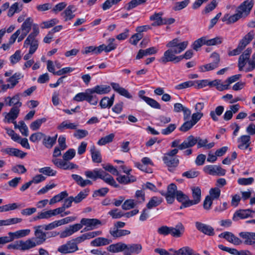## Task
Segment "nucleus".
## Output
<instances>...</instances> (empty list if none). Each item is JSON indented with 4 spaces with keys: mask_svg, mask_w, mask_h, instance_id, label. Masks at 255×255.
Listing matches in <instances>:
<instances>
[{
    "mask_svg": "<svg viewBox=\"0 0 255 255\" xmlns=\"http://www.w3.org/2000/svg\"><path fill=\"white\" fill-rule=\"evenodd\" d=\"M189 42L181 41L179 38H175L169 41L166 44L168 49L164 51L163 55L158 59V61L163 64L172 62L175 63L179 62V56L176 54L181 53L187 47Z\"/></svg>",
    "mask_w": 255,
    "mask_h": 255,
    "instance_id": "f257e3e1",
    "label": "nucleus"
},
{
    "mask_svg": "<svg viewBox=\"0 0 255 255\" xmlns=\"http://www.w3.org/2000/svg\"><path fill=\"white\" fill-rule=\"evenodd\" d=\"M34 235L37 241L35 239H29L26 241L18 240L8 245V249H13L20 251H26L30 250L36 247L37 245L41 244L45 241L46 235L42 232L41 226L35 227Z\"/></svg>",
    "mask_w": 255,
    "mask_h": 255,
    "instance_id": "f03ea898",
    "label": "nucleus"
},
{
    "mask_svg": "<svg viewBox=\"0 0 255 255\" xmlns=\"http://www.w3.org/2000/svg\"><path fill=\"white\" fill-rule=\"evenodd\" d=\"M32 22H33V20L31 17H27L21 24L20 28L18 29L10 36L8 42L1 44L0 47V49L3 51L8 50L17 39L18 42H21L31 29Z\"/></svg>",
    "mask_w": 255,
    "mask_h": 255,
    "instance_id": "7ed1b4c3",
    "label": "nucleus"
},
{
    "mask_svg": "<svg viewBox=\"0 0 255 255\" xmlns=\"http://www.w3.org/2000/svg\"><path fill=\"white\" fill-rule=\"evenodd\" d=\"M254 4L252 0H246L243 2L236 9L235 13L233 14L226 13L224 14L222 20L227 24L234 23L239 19L246 17L250 12Z\"/></svg>",
    "mask_w": 255,
    "mask_h": 255,
    "instance_id": "20e7f679",
    "label": "nucleus"
},
{
    "mask_svg": "<svg viewBox=\"0 0 255 255\" xmlns=\"http://www.w3.org/2000/svg\"><path fill=\"white\" fill-rule=\"evenodd\" d=\"M31 29L32 32L28 35L23 43L24 48H27L29 46L28 53L23 56V59L25 60H29L38 47V41L36 39V37L39 33L38 25L32 22Z\"/></svg>",
    "mask_w": 255,
    "mask_h": 255,
    "instance_id": "39448f33",
    "label": "nucleus"
},
{
    "mask_svg": "<svg viewBox=\"0 0 255 255\" xmlns=\"http://www.w3.org/2000/svg\"><path fill=\"white\" fill-rule=\"evenodd\" d=\"M85 175L87 178L94 180L98 178H100L106 183L114 187H118L119 186L111 175L101 169L95 168L93 170L86 171L85 172Z\"/></svg>",
    "mask_w": 255,
    "mask_h": 255,
    "instance_id": "423d86ee",
    "label": "nucleus"
},
{
    "mask_svg": "<svg viewBox=\"0 0 255 255\" xmlns=\"http://www.w3.org/2000/svg\"><path fill=\"white\" fill-rule=\"evenodd\" d=\"M252 52V48H248L239 57L238 60L239 71L248 72L255 69V59L252 57L251 60H249Z\"/></svg>",
    "mask_w": 255,
    "mask_h": 255,
    "instance_id": "0eeeda50",
    "label": "nucleus"
},
{
    "mask_svg": "<svg viewBox=\"0 0 255 255\" xmlns=\"http://www.w3.org/2000/svg\"><path fill=\"white\" fill-rule=\"evenodd\" d=\"M73 100L77 102L86 100L92 105H96L98 103V99L96 96L91 95L89 89H87L84 92L77 94Z\"/></svg>",
    "mask_w": 255,
    "mask_h": 255,
    "instance_id": "6e6552de",
    "label": "nucleus"
},
{
    "mask_svg": "<svg viewBox=\"0 0 255 255\" xmlns=\"http://www.w3.org/2000/svg\"><path fill=\"white\" fill-rule=\"evenodd\" d=\"M76 218L74 217H68L62 219L54 221L47 225H41L42 229L44 230H51L57 227L67 224L75 221Z\"/></svg>",
    "mask_w": 255,
    "mask_h": 255,
    "instance_id": "1a4fd4ad",
    "label": "nucleus"
},
{
    "mask_svg": "<svg viewBox=\"0 0 255 255\" xmlns=\"http://www.w3.org/2000/svg\"><path fill=\"white\" fill-rule=\"evenodd\" d=\"M83 226H85L84 231H88L97 228L98 226L102 225V222L97 219L83 218L81 220Z\"/></svg>",
    "mask_w": 255,
    "mask_h": 255,
    "instance_id": "9d476101",
    "label": "nucleus"
},
{
    "mask_svg": "<svg viewBox=\"0 0 255 255\" xmlns=\"http://www.w3.org/2000/svg\"><path fill=\"white\" fill-rule=\"evenodd\" d=\"M53 163L58 168L64 170H71L72 169L78 168V166L72 163L68 162L67 160L54 158L52 160Z\"/></svg>",
    "mask_w": 255,
    "mask_h": 255,
    "instance_id": "9b49d317",
    "label": "nucleus"
},
{
    "mask_svg": "<svg viewBox=\"0 0 255 255\" xmlns=\"http://www.w3.org/2000/svg\"><path fill=\"white\" fill-rule=\"evenodd\" d=\"M204 171L210 175L214 176H223L226 173V170L216 165H209L204 166Z\"/></svg>",
    "mask_w": 255,
    "mask_h": 255,
    "instance_id": "f8f14e48",
    "label": "nucleus"
},
{
    "mask_svg": "<svg viewBox=\"0 0 255 255\" xmlns=\"http://www.w3.org/2000/svg\"><path fill=\"white\" fill-rule=\"evenodd\" d=\"M191 189L193 199H189V200L188 201V202L185 204V206H191L197 204L201 201V191L200 188L198 187H192Z\"/></svg>",
    "mask_w": 255,
    "mask_h": 255,
    "instance_id": "ddd939ff",
    "label": "nucleus"
},
{
    "mask_svg": "<svg viewBox=\"0 0 255 255\" xmlns=\"http://www.w3.org/2000/svg\"><path fill=\"white\" fill-rule=\"evenodd\" d=\"M78 250L76 243L68 242L66 244L60 246L58 249V251L61 254H66L72 253Z\"/></svg>",
    "mask_w": 255,
    "mask_h": 255,
    "instance_id": "4468645a",
    "label": "nucleus"
},
{
    "mask_svg": "<svg viewBox=\"0 0 255 255\" xmlns=\"http://www.w3.org/2000/svg\"><path fill=\"white\" fill-rule=\"evenodd\" d=\"M83 227L82 223L79 224H75L70 226L69 227L66 228L60 234V237L61 238H66L70 236L74 233L78 232Z\"/></svg>",
    "mask_w": 255,
    "mask_h": 255,
    "instance_id": "2eb2a0df",
    "label": "nucleus"
},
{
    "mask_svg": "<svg viewBox=\"0 0 255 255\" xmlns=\"http://www.w3.org/2000/svg\"><path fill=\"white\" fill-rule=\"evenodd\" d=\"M178 191L177 186L174 184L171 183L168 185L167 193L164 194L168 203L172 204L173 203Z\"/></svg>",
    "mask_w": 255,
    "mask_h": 255,
    "instance_id": "dca6fc26",
    "label": "nucleus"
},
{
    "mask_svg": "<svg viewBox=\"0 0 255 255\" xmlns=\"http://www.w3.org/2000/svg\"><path fill=\"white\" fill-rule=\"evenodd\" d=\"M142 250V247L140 244L135 243L126 244L125 247V255H131L132 254L138 255Z\"/></svg>",
    "mask_w": 255,
    "mask_h": 255,
    "instance_id": "f3484780",
    "label": "nucleus"
},
{
    "mask_svg": "<svg viewBox=\"0 0 255 255\" xmlns=\"http://www.w3.org/2000/svg\"><path fill=\"white\" fill-rule=\"evenodd\" d=\"M102 234V232L101 231H95L87 232L76 238L75 241L77 242V243H81L85 240L94 239L97 237L101 236Z\"/></svg>",
    "mask_w": 255,
    "mask_h": 255,
    "instance_id": "a211bd4d",
    "label": "nucleus"
},
{
    "mask_svg": "<svg viewBox=\"0 0 255 255\" xmlns=\"http://www.w3.org/2000/svg\"><path fill=\"white\" fill-rule=\"evenodd\" d=\"M219 236L220 238L225 239L227 241L235 245H240L242 243V241L238 237L229 232H223Z\"/></svg>",
    "mask_w": 255,
    "mask_h": 255,
    "instance_id": "6ab92c4d",
    "label": "nucleus"
},
{
    "mask_svg": "<svg viewBox=\"0 0 255 255\" xmlns=\"http://www.w3.org/2000/svg\"><path fill=\"white\" fill-rule=\"evenodd\" d=\"M142 163L139 162H134V166L138 168L139 170L147 172L150 173L151 171L150 169L147 168L148 165H152L153 163L151 159L147 157H143L141 159Z\"/></svg>",
    "mask_w": 255,
    "mask_h": 255,
    "instance_id": "aec40b11",
    "label": "nucleus"
},
{
    "mask_svg": "<svg viewBox=\"0 0 255 255\" xmlns=\"http://www.w3.org/2000/svg\"><path fill=\"white\" fill-rule=\"evenodd\" d=\"M90 92L91 95H94L96 93L99 95H104L109 93L111 90V87L109 85H96L92 88H90Z\"/></svg>",
    "mask_w": 255,
    "mask_h": 255,
    "instance_id": "412c9836",
    "label": "nucleus"
},
{
    "mask_svg": "<svg viewBox=\"0 0 255 255\" xmlns=\"http://www.w3.org/2000/svg\"><path fill=\"white\" fill-rule=\"evenodd\" d=\"M239 236L246 245H252L255 243V233L243 232L239 234Z\"/></svg>",
    "mask_w": 255,
    "mask_h": 255,
    "instance_id": "4be33fe9",
    "label": "nucleus"
},
{
    "mask_svg": "<svg viewBox=\"0 0 255 255\" xmlns=\"http://www.w3.org/2000/svg\"><path fill=\"white\" fill-rule=\"evenodd\" d=\"M195 227L199 231L206 235L212 236L214 234V229L208 225L197 222L195 223Z\"/></svg>",
    "mask_w": 255,
    "mask_h": 255,
    "instance_id": "5701e85b",
    "label": "nucleus"
},
{
    "mask_svg": "<svg viewBox=\"0 0 255 255\" xmlns=\"http://www.w3.org/2000/svg\"><path fill=\"white\" fill-rule=\"evenodd\" d=\"M30 232V229H22L16 231L14 232H9L7 235L11 236L12 241H13L15 239L22 238L27 236L29 235Z\"/></svg>",
    "mask_w": 255,
    "mask_h": 255,
    "instance_id": "b1692460",
    "label": "nucleus"
},
{
    "mask_svg": "<svg viewBox=\"0 0 255 255\" xmlns=\"http://www.w3.org/2000/svg\"><path fill=\"white\" fill-rule=\"evenodd\" d=\"M126 244L122 242L110 245L107 248V250L109 252L112 253H117L119 252H124L125 254V247Z\"/></svg>",
    "mask_w": 255,
    "mask_h": 255,
    "instance_id": "393cba45",
    "label": "nucleus"
},
{
    "mask_svg": "<svg viewBox=\"0 0 255 255\" xmlns=\"http://www.w3.org/2000/svg\"><path fill=\"white\" fill-rule=\"evenodd\" d=\"M76 10V8L75 6L73 5H69L62 12V15L65 21L71 20L75 17L74 12Z\"/></svg>",
    "mask_w": 255,
    "mask_h": 255,
    "instance_id": "a878e982",
    "label": "nucleus"
},
{
    "mask_svg": "<svg viewBox=\"0 0 255 255\" xmlns=\"http://www.w3.org/2000/svg\"><path fill=\"white\" fill-rule=\"evenodd\" d=\"M197 141L198 138L195 137L192 135H190L179 145V149L182 150L192 147L197 143Z\"/></svg>",
    "mask_w": 255,
    "mask_h": 255,
    "instance_id": "bb28decb",
    "label": "nucleus"
},
{
    "mask_svg": "<svg viewBox=\"0 0 255 255\" xmlns=\"http://www.w3.org/2000/svg\"><path fill=\"white\" fill-rule=\"evenodd\" d=\"M238 147L241 149H247L251 143L250 136L248 135H243L241 136L238 139Z\"/></svg>",
    "mask_w": 255,
    "mask_h": 255,
    "instance_id": "cd10ccee",
    "label": "nucleus"
},
{
    "mask_svg": "<svg viewBox=\"0 0 255 255\" xmlns=\"http://www.w3.org/2000/svg\"><path fill=\"white\" fill-rule=\"evenodd\" d=\"M185 231L184 226L180 223L177 224L175 227H170V234L175 238H179L181 237Z\"/></svg>",
    "mask_w": 255,
    "mask_h": 255,
    "instance_id": "c85d7f7f",
    "label": "nucleus"
},
{
    "mask_svg": "<svg viewBox=\"0 0 255 255\" xmlns=\"http://www.w3.org/2000/svg\"><path fill=\"white\" fill-rule=\"evenodd\" d=\"M112 243V240L104 237H98L90 242V245L92 247H98L109 245Z\"/></svg>",
    "mask_w": 255,
    "mask_h": 255,
    "instance_id": "c756f323",
    "label": "nucleus"
},
{
    "mask_svg": "<svg viewBox=\"0 0 255 255\" xmlns=\"http://www.w3.org/2000/svg\"><path fill=\"white\" fill-rule=\"evenodd\" d=\"M19 110L17 107H13L9 112L6 114L4 121L6 123L13 122L18 117Z\"/></svg>",
    "mask_w": 255,
    "mask_h": 255,
    "instance_id": "7c9ffc66",
    "label": "nucleus"
},
{
    "mask_svg": "<svg viewBox=\"0 0 255 255\" xmlns=\"http://www.w3.org/2000/svg\"><path fill=\"white\" fill-rule=\"evenodd\" d=\"M163 160L164 163L168 166L170 171H172L173 167H176L179 163V160L172 156H164Z\"/></svg>",
    "mask_w": 255,
    "mask_h": 255,
    "instance_id": "2f4dec72",
    "label": "nucleus"
},
{
    "mask_svg": "<svg viewBox=\"0 0 255 255\" xmlns=\"http://www.w3.org/2000/svg\"><path fill=\"white\" fill-rule=\"evenodd\" d=\"M170 251L173 252L174 255H200L188 247H183L177 251L173 249H170Z\"/></svg>",
    "mask_w": 255,
    "mask_h": 255,
    "instance_id": "473e14b6",
    "label": "nucleus"
},
{
    "mask_svg": "<svg viewBox=\"0 0 255 255\" xmlns=\"http://www.w3.org/2000/svg\"><path fill=\"white\" fill-rule=\"evenodd\" d=\"M111 86L113 89L120 95L128 99H131L132 98V96L129 94L128 91L121 87L119 84L116 83H112Z\"/></svg>",
    "mask_w": 255,
    "mask_h": 255,
    "instance_id": "72a5a7b5",
    "label": "nucleus"
},
{
    "mask_svg": "<svg viewBox=\"0 0 255 255\" xmlns=\"http://www.w3.org/2000/svg\"><path fill=\"white\" fill-rule=\"evenodd\" d=\"M117 178V180L121 184H127L128 183L133 182L136 181V178L135 176L127 174V175H122L119 174L118 172V175Z\"/></svg>",
    "mask_w": 255,
    "mask_h": 255,
    "instance_id": "f704fd0d",
    "label": "nucleus"
},
{
    "mask_svg": "<svg viewBox=\"0 0 255 255\" xmlns=\"http://www.w3.org/2000/svg\"><path fill=\"white\" fill-rule=\"evenodd\" d=\"M90 152L93 162L95 163H101L102 162V158L100 151L95 145H92L91 147Z\"/></svg>",
    "mask_w": 255,
    "mask_h": 255,
    "instance_id": "c9c22d12",
    "label": "nucleus"
},
{
    "mask_svg": "<svg viewBox=\"0 0 255 255\" xmlns=\"http://www.w3.org/2000/svg\"><path fill=\"white\" fill-rule=\"evenodd\" d=\"M162 13H157L150 16V20L153 21L152 26H157L166 23L165 20L162 18Z\"/></svg>",
    "mask_w": 255,
    "mask_h": 255,
    "instance_id": "e433bc0d",
    "label": "nucleus"
},
{
    "mask_svg": "<svg viewBox=\"0 0 255 255\" xmlns=\"http://www.w3.org/2000/svg\"><path fill=\"white\" fill-rule=\"evenodd\" d=\"M110 233L113 237L117 238L128 235L130 234V232L127 230H119L113 228L110 229Z\"/></svg>",
    "mask_w": 255,
    "mask_h": 255,
    "instance_id": "4c0bfd02",
    "label": "nucleus"
},
{
    "mask_svg": "<svg viewBox=\"0 0 255 255\" xmlns=\"http://www.w3.org/2000/svg\"><path fill=\"white\" fill-rule=\"evenodd\" d=\"M5 102L9 106H14V107H17L19 109L21 106V103L19 102V98L18 95H15L12 98L9 97L5 98Z\"/></svg>",
    "mask_w": 255,
    "mask_h": 255,
    "instance_id": "58836bf2",
    "label": "nucleus"
},
{
    "mask_svg": "<svg viewBox=\"0 0 255 255\" xmlns=\"http://www.w3.org/2000/svg\"><path fill=\"white\" fill-rule=\"evenodd\" d=\"M216 87L220 91L229 89V87L225 81L223 83L221 80L216 79L211 82V87Z\"/></svg>",
    "mask_w": 255,
    "mask_h": 255,
    "instance_id": "ea45409f",
    "label": "nucleus"
},
{
    "mask_svg": "<svg viewBox=\"0 0 255 255\" xmlns=\"http://www.w3.org/2000/svg\"><path fill=\"white\" fill-rule=\"evenodd\" d=\"M114 102V95H113L111 98L104 97L101 99L100 102V106L102 109L110 108L113 105Z\"/></svg>",
    "mask_w": 255,
    "mask_h": 255,
    "instance_id": "a19ab883",
    "label": "nucleus"
},
{
    "mask_svg": "<svg viewBox=\"0 0 255 255\" xmlns=\"http://www.w3.org/2000/svg\"><path fill=\"white\" fill-rule=\"evenodd\" d=\"M175 198L177 201L182 203V205L181 206V208L182 207H188L189 206H185V204L189 200L188 196L184 194L181 190H179L177 193Z\"/></svg>",
    "mask_w": 255,
    "mask_h": 255,
    "instance_id": "79ce46f5",
    "label": "nucleus"
},
{
    "mask_svg": "<svg viewBox=\"0 0 255 255\" xmlns=\"http://www.w3.org/2000/svg\"><path fill=\"white\" fill-rule=\"evenodd\" d=\"M78 125L75 123H70L68 121H63L57 127L60 131H63L66 129H76Z\"/></svg>",
    "mask_w": 255,
    "mask_h": 255,
    "instance_id": "37998d69",
    "label": "nucleus"
},
{
    "mask_svg": "<svg viewBox=\"0 0 255 255\" xmlns=\"http://www.w3.org/2000/svg\"><path fill=\"white\" fill-rule=\"evenodd\" d=\"M72 178L81 187L92 184V182L88 179H84L81 176L77 174H72Z\"/></svg>",
    "mask_w": 255,
    "mask_h": 255,
    "instance_id": "c03bdc74",
    "label": "nucleus"
},
{
    "mask_svg": "<svg viewBox=\"0 0 255 255\" xmlns=\"http://www.w3.org/2000/svg\"><path fill=\"white\" fill-rule=\"evenodd\" d=\"M254 36L253 33L249 32L240 41L239 45L243 49L252 40Z\"/></svg>",
    "mask_w": 255,
    "mask_h": 255,
    "instance_id": "a18cd8bd",
    "label": "nucleus"
},
{
    "mask_svg": "<svg viewBox=\"0 0 255 255\" xmlns=\"http://www.w3.org/2000/svg\"><path fill=\"white\" fill-rule=\"evenodd\" d=\"M57 137V134H56L53 137L49 136H45L43 139V144L48 148H51L55 144Z\"/></svg>",
    "mask_w": 255,
    "mask_h": 255,
    "instance_id": "49530a36",
    "label": "nucleus"
},
{
    "mask_svg": "<svg viewBox=\"0 0 255 255\" xmlns=\"http://www.w3.org/2000/svg\"><path fill=\"white\" fill-rule=\"evenodd\" d=\"M224 110L223 106H219L216 107L215 111H212L210 113V115L214 121L218 120V116H221Z\"/></svg>",
    "mask_w": 255,
    "mask_h": 255,
    "instance_id": "de8ad7c7",
    "label": "nucleus"
},
{
    "mask_svg": "<svg viewBox=\"0 0 255 255\" xmlns=\"http://www.w3.org/2000/svg\"><path fill=\"white\" fill-rule=\"evenodd\" d=\"M68 196V194L66 191H63L59 194L53 197L49 201V204L53 205L57 202H59L66 198Z\"/></svg>",
    "mask_w": 255,
    "mask_h": 255,
    "instance_id": "09e8293b",
    "label": "nucleus"
},
{
    "mask_svg": "<svg viewBox=\"0 0 255 255\" xmlns=\"http://www.w3.org/2000/svg\"><path fill=\"white\" fill-rule=\"evenodd\" d=\"M204 45H207L206 37H202L195 40L192 44V47L195 50L198 51Z\"/></svg>",
    "mask_w": 255,
    "mask_h": 255,
    "instance_id": "8fccbe9b",
    "label": "nucleus"
},
{
    "mask_svg": "<svg viewBox=\"0 0 255 255\" xmlns=\"http://www.w3.org/2000/svg\"><path fill=\"white\" fill-rule=\"evenodd\" d=\"M46 121V119L45 118L37 119L31 123L30 128L33 131L37 130L39 129L41 125Z\"/></svg>",
    "mask_w": 255,
    "mask_h": 255,
    "instance_id": "3c124183",
    "label": "nucleus"
},
{
    "mask_svg": "<svg viewBox=\"0 0 255 255\" xmlns=\"http://www.w3.org/2000/svg\"><path fill=\"white\" fill-rule=\"evenodd\" d=\"M115 134L114 133H111L105 137L100 138L97 142V144L100 146L105 145L107 143L111 142L113 140Z\"/></svg>",
    "mask_w": 255,
    "mask_h": 255,
    "instance_id": "603ef678",
    "label": "nucleus"
},
{
    "mask_svg": "<svg viewBox=\"0 0 255 255\" xmlns=\"http://www.w3.org/2000/svg\"><path fill=\"white\" fill-rule=\"evenodd\" d=\"M22 9V5L15 2L9 8L7 15L9 17L12 16L15 13H17L21 11Z\"/></svg>",
    "mask_w": 255,
    "mask_h": 255,
    "instance_id": "864d4df0",
    "label": "nucleus"
},
{
    "mask_svg": "<svg viewBox=\"0 0 255 255\" xmlns=\"http://www.w3.org/2000/svg\"><path fill=\"white\" fill-rule=\"evenodd\" d=\"M250 210H239L237 211L234 215L233 219L238 220L239 218L245 219L247 218L250 214Z\"/></svg>",
    "mask_w": 255,
    "mask_h": 255,
    "instance_id": "5fc2aeb1",
    "label": "nucleus"
},
{
    "mask_svg": "<svg viewBox=\"0 0 255 255\" xmlns=\"http://www.w3.org/2000/svg\"><path fill=\"white\" fill-rule=\"evenodd\" d=\"M147 0H131L130 1L126 6V8L128 10H131L139 5L145 3Z\"/></svg>",
    "mask_w": 255,
    "mask_h": 255,
    "instance_id": "6e6d98bb",
    "label": "nucleus"
},
{
    "mask_svg": "<svg viewBox=\"0 0 255 255\" xmlns=\"http://www.w3.org/2000/svg\"><path fill=\"white\" fill-rule=\"evenodd\" d=\"M218 67V66H217V64L212 62L200 66L199 70L201 72H205L207 71L213 70L217 68Z\"/></svg>",
    "mask_w": 255,
    "mask_h": 255,
    "instance_id": "4d7b16f0",
    "label": "nucleus"
},
{
    "mask_svg": "<svg viewBox=\"0 0 255 255\" xmlns=\"http://www.w3.org/2000/svg\"><path fill=\"white\" fill-rule=\"evenodd\" d=\"M21 77V75L20 73H16L13 74L6 81L9 83L10 87H14L18 83V80Z\"/></svg>",
    "mask_w": 255,
    "mask_h": 255,
    "instance_id": "13d9d810",
    "label": "nucleus"
},
{
    "mask_svg": "<svg viewBox=\"0 0 255 255\" xmlns=\"http://www.w3.org/2000/svg\"><path fill=\"white\" fill-rule=\"evenodd\" d=\"M145 101L144 102L151 108L155 109H161V106L160 104L155 100L149 97H148L147 98H145Z\"/></svg>",
    "mask_w": 255,
    "mask_h": 255,
    "instance_id": "bf43d9fd",
    "label": "nucleus"
},
{
    "mask_svg": "<svg viewBox=\"0 0 255 255\" xmlns=\"http://www.w3.org/2000/svg\"><path fill=\"white\" fill-rule=\"evenodd\" d=\"M161 202L160 198L157 197H152L146 205L148 209H151L153 207L157 206Z\"/></svg>",
    "mask_w": 255,
    "mask_h": 255,
    "instance_id": "052dcab7",
    "label": "nucleus"
},
{
    "mask_svg": "<svg viewBox=\"0 0 255 255\" xmlns=\"http://www.w3.org/2000/svg\"><path fill=\"white\" fill-rule=\"evenodd\" d=\"M194 82V86L198 89H201L206 87L207 86H209L211 87V82L209 80L205 79L202 80H197Z\"/></svg>",
    "mask_w": 255,
    "mask_h": 255,
    "instance_id": "680f3d73",
    "label": "nucleus"
},
{
    "mask_svg": "<svg viewBox=\"0 0 255 255\" xmlns=\"http://www.w3.org/2000/svg\"><path fill=\"white\" fill-rule=\"evenodd\" d=\"M115 39L113 38H109L108 40L109 44L106 45L104 44V51L106 52H109L113 50H115L117 48V45L114 43Z\"/></svg>",
    "mask_w": 255,
    "mask_h": 255,
    "instance_id": "e2e57ef3",
    "label": "nucleus"
},
{
    "mask_svg": "<svg viewBox=\"0 0 255 255\" xmlns=\"http://www.w3.org/2000/svg\"><path fill=\"white\" fill-rule=\"evenodd\" d=\"M137 204L136 202L133 199H128L125 201L122 205V208L124 210H128L134 208Z\"/></svg>",
    "mask_w": 255,
    "mask_h": 255,
    "instance_id": "0e129e2a",
    "label": "nucleus"
},
{
    "mask_svg": "<svg viewBox=\"0 0 255 255\" xmlns=\"http://www.w3.org/2000/svg\"><path fill=\"white\" fill-rule=\"evenodd\" d=\"M21 51L17 50L14 52L13 54L10 56L9 60L12 64H15L19 61V60L21 59Z\"/></svg>",
    "mask_w": 255,
    "mask_h": 255,
    "instance_id": "69168bd1",
    "label": "nucleus"
},
{
    "mask_svg": "<svg viewBox=\"0 0 255 255\" xmlns=\"http://www.w3.org/2000/svg\"><path fill=\"white\" fill-rule=\"evenodd\" d=\"M59 22V20L57 18H53L50 20L43 21L41 23L42 28H49Z\"/></svg>",
    "mask_w": 255,
    "mask_h": 255,
    "instance_id": "338daca9",
    "label": "nucleus"
},
{
    "mask_svg": "<svg viewBox=\"0 0 255 255\" xmlns=\"http://www.w3.org/2000/svg\"><path fill=\"white\" fill-rule=\"evenodd\" d=\"M39 172L49 176H55L56 174V171L50 167H45L40 168Z\"/></svg>",
    "mask_w": 255,
    "mask_h": 255,
    "instance_id": "774afa93",
    "label": "nucleus"
}]
</instances>
